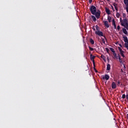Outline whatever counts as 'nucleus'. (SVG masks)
Returning <instances> with one entry per match:
<instances>
[{"label": "nucleus", "mask_w": 128, "mask_h": 128, "mask_svg": "<svg viewBox=\"0 0 128 128\" xmlns=\"http://www.w3.org/2000/svg\"><path fill=\"white\" fill-rule=\"evenodd\" d=\"M110 50H111V52H113V54H114V52H116V51H114V48H110Z\"/></svg>", "instance_id": "obj_20"}, {"label": "nucleus", "mask_w": 128, "mask_h": 128, "mask_svg": "<svg viewBox=\"0 0 128 128\" xmlns=\"http://www.w3.org/2000/svg\"><path fill=\"white\" fill-rule=\"evenodd\" d=\"M89 2L92 4V0H89Z\"/></svg>", "instance_id": "obj_34"}, {"label": "nucleus", "mask_w": 128, "mask_h": 128, "mask_svg": "<svg viewBox=\"0 0 128 128\" xmlns=\"http://www.w3.org/2000/svg\"><path fill=\"white\" fill-rule=\"evenodd\" d=\"M90 12L92 14H94L96 12V7L94 6H91L90 7Z\"/></svg>", "instance_id": "obj_1"}, {"label": "nucleus", "mask_w": 128, "mask_h": 128, "mask_svg": "<svg viewBox=\"0 0 128 128\" xmlns=\"http://www.w3.org/2000/svg\"><path fill=\"white\" fill-rule=\"evenodd\" d=\"M88 48L90 50H91V52H92V50H94V48L90 47V46H88Z\"/></svg>", "instance_id": "obj_25"}, {"label": "nucleus", "mask_w": 128, "mask_h": 128, "mask_svg": "<svg viewBox=\"0 0 128 128\" xmlns=\"http://www.w3.org/2000/svg\"><path fill=\"white\" fill-rule=\"evenodd\" d=\"M101 58H104V56L102 55V56H101Z\"/></svg>", "instance_id": "obj_37"}, {"label": "nucleus", "mask_w": 128, "mask_h": 128, "mask_svg": "<svg viewBox=\"0 0 128 128\" xmlns=\"http://www.w3.org/2000/svg\"><path fill=\"white\" fill-rule=\"evenodd\" d=\"M120 13H118V12H117L116 14V18H120Z\"/></svg>", "instance_id": "obj_24"}, {"label": "nucleus", "mask_w": 128, "mask_h": 128, "mask_svg": "<svg viewBox=\"0 0 128 128\" xmlns=\"http://www.w3.org/2000/svg\"><path fill=\"white\" fill-rule=\"evenodd\" d=\"M111 86H112V88L113 90H114V89L116 88V82H112V83Z\"/></svg>", "instance_id": "obj_8"}, {"label": "nucleus", "mask_w": 128, "mask_h": 128, "mask_svg": "<svg viewBox=\"0 0 128 128\" xmlns=\"http://www.w3.org/2000/svg\"><path fill=\"white\" fill-rule=\"evenodd\" d=\"M102 79L108 80H110V76H108V74H106L105 76H102Z\"/></svg>", "instance_id": "obj_7"}, {"label": "nucleus", "mask_w": 128, "mask_h": 128, "mask_svg": "<svg viewBox=\"0 0 128 128\" xmlns=\"http://www.w3.org/2000/svg\"><path fill=\"white\" fill-rule=\"evenodd\" d=\"M118 50H120L122 56V58H124V50H122L120 47H118Z\"/></svg>", "instance_id": "obj_4"}, {"label": "nucleus", "mask_w": 128, "mask_h": 128, "mask_svg": "<svg viewBox=\"0 0 128 128\" xmlns=\"http://www.w3.org/2000/svg\"><path fill=\"white\" fill-rule=\"evenodd\" d=\"M113 55L114 56L115 58L118 59V56L116 54V52H114L113 53Z\"/></svg>", "instance_id": "obj_22"}, {"label": "nucleus", "mask_w": 128, "mask_h": 128, "mask_svg": "<svg viewBox=\"0 0 128 128\" xmlns=\"http://www.w3.org/2000/svg\"><path fill=\"white\" fill-rule=\"evenodd\" d=\"M107 2H110V0H107Z\"/></svg>", "instance_id": "obj_39"}, {"label": "nucleus", "mask_w": 128, "mask_h": 128, "mask_svg": "<svg viewBox=\"0 0 128 128\" xmlns=\"http://www.w3.org/2000/svg\"><path fill=\"white\" fill-rule=\"evenodd\" d=\"M120 80L118 81V86H120Z\"/></svg>", "instance_id": "obj_32"}, {"label": "nucleus", "mask_w": 128, "mask_h": 128, "mask_svg": "<svg viewBox=\"0 0 128 128\" xmlns=\"http://www.w3.org/2000/svg\"><path fill=\"white\" fill-rule=\"evenodd\" d=\"M108 20L109 22H112V17L108 16Z\"/></svg>", "instance_id": "obj_21"}, {"label": "nucleus", "mask_w": 128, "mask_h": 128, "mask_svg": "<svg viewBox=\"0 0 128 128\" xmlns=\"http://www.w3.org/2000/svg\"><path fill=\"white\" fill-rule=\"evenodd\" d=\"M104 38H106V36H104Z\"/></svg>", "instance_id": "obj_41"}, {"label": "nucleus", "mask_w": 128, "mask_h": 128, "mask_svg": "<svg viewBox=\"0 0 128 128\" xmlns=\"http://www.w3.org/2000/svg\"><path fill=\"white\" fill-rule=\"evenodd\" d=\"M102 42L104 44H106V41L104 40V38L102 39Z\"/></svg>", "instance_id": "obj_31"}, {"label": "nucleus", "mask_w": 128, "mask_h": 128, "mask_svg": "<svg viewBox=\"0 0 128 128\" xmlns=\"http://www.w3.org/2000/svg\"><path fill=\"white\" fill-rule=\"evenodd\" d=\"M118 58L120 60V63L122 62V60L120 58V54H118Z\"/></svg>", "instance_id": "obj_19"}, {"label": "nucleus", "mask_w": 128, "mask_h": 128, "mask_svg": "<svg viewBox=\"0 0 128 128\" xmlns=\"http://www.w3.org/2000/svg\"><path fill=\"white\" fill-rule=\"evenodd\" d=\"M90 42L92 44H94V41L92 38H90Z\"/></svg>", "instance_id": "obj_18"}, {"label": "nucleus", "mask_w": 128, "mask_h": 128, "mask_svg": "<svg viewBox=\"0 0 128 128\" xmlns=\"http://www.w3.org/2000/svg\"><path fill=\"white\" fill-rule=\"evenodd\" d=\"M117 30H120V25L117 26Z\"/></svg>", "instance_id": "obj_29"}, {"label": "nucleus", "mask_w": 128, "mask_h": 128, "mask_svg": "<svg viewBox=\"0 0 128 128\" xmlns=\"http://www.w3.org/2000/svg\"><path fill=\"white\" fill-rule=\"evenodd\" d=\"M122 98H126V94H124L122 95Z\"/></svg>", "instance_id": "obj_30"}, {"label": "nucleus", "mask_w": 128, "mask_h": 128, "mask_svg": "<svg viewBox=\"0 0 128 128\" xmlns=\"http://www.w3.org/2000/svg\"><path fill=\"white\" fill-rule=\"evenodd\" d=\"M92 20H93L94 22H96V16H92Z\"/></svg>", "instance_id": "obj_16"}, {"label": "nucleus", "mask_w": 128, "mask_h": 128, "mask_svg": "<svg viewBox=\"0 0 128 128\" xmlns=\"http://www.w3.org/2000/svg\"><path fill=\"white\" fill-rule=\"evenodd\" d=\"M95 34L99 36H104V33L102 31H96Z\"/></svg>", "instance_id": "obj_3"}, {"label": "nucleus", "mask_w": 128, "mask_h": 128, "mask_svg": "<svg viewBox=\"0 0 128 128\" xmlns=\"http://www.w3.org/2000/svg\"><path fill=\"white\" fill-rule=\"evenodd\" d=\"M106 52H108V54L110 52V50L108 49V48H106Z\"/></svg>", "instance_id": "obj_28"}, {"label": "nucleus", "mask_w": 128, "mask_h": 128, "mask_svg": "<svg viewBox=\"0 0 128 128\" xmlns=\"http://www.w3.org/2000/svg\"><path fill=\"white\" fill-rule=\"evenodd\" d=\"M104 25L106 28H110V25H108V21H104Z\"/></svg>", "instance_id": "obj_9"}, {"label": "nucleus", "mask_w": 128, "mask_h": 128, "mask_svg": "<svg viewBox=\"0 0 128 128\" xmlns=\"http://www.w3.org/2000/svg\"><path fill=\"white\" fill-rule=\"evenodd\" d=\"M122 18H126V14L124 13H123Z\"/></svg>", "instance_id": "obj_27"}, {"label": "nucleus", "mask_w": 128, "mask_h": 128, "mask_svg": "<svg viewBox=\"0 0 128 128\" xmlns=\"http://www.w3.org/2000/svg\"><path fill=\"white\" fill-rule=\"evenodd\" d=\"M94 70H95L96 72H98V70L96 69V68H94Z\"/></svg>", "instance_id": "obj_35"}, {"label": "nucleus", "mask_w": 128, "mask_h": 128, "mask_svg": "<svg viewBox=\"0 0 128 128\" xmlns=\"http://www.w3.org/2000/svg\"><path fill=\"white\" fill-rule=\"evenodd\" d=\"M105 10L107 14H110V10L108 8H106Z\"/></svg>", "instance_id": "obj_12"}, {"label": "nucleus", "mask_w": 128, "mask_h": 128, "mask_svg": "<svg viewBox=\"0 0 128 128\" xmlns=\"http://www.w3.org/2000/svg\"><path fill=\"white\" fill-rule=\"evenodd\" d=\"M120 22L121 26H124V19L122 20V18H120Z\"/></svg>", "instance_id": "obj_17"}, {"label": "nucleus", "mask_w": 128, "mask_h": 128, "mask_svg": "<svg viewBox=\"0 0 128 128\" xmlns=\"http://www.w3.org/2000/svg\"><path fill=\"white\" fill-rule=\"evenodd\" d=\"M92 30H96V28H94V26L92 28Z\"/></svg>", "instance_id": "obj_33"}, {"label": "nucleus", "mask_w": 128, "mask_h": 128, "mask_svg": "<svg viewBox=\"0 0 128 128\" xmlns=\"http://www.w3.org/2000/svg\"><path fill=\"white\" fill-rule=\"evenodd\" d=\"M112 26H114V29L116 28V21L114 20V19H113L112 20Z\"/></svg>", "instance_id": "obj_10"}, {"label": "nucleus", "mask_w": 128, "mask_h": 128, "mask_svg": "<svg viewBox=\"0 0 128 128\" xmlns=\"http://www.w3.org/2000/svg\"><path fill=\"white\" fill-rule=\"evenodd\" d=\"M124 2L126 6V10L128 12V0H124Z\"/></svg>", "instance_id": "obj_5"}, {"label": "nucleus", "mask_w": 128, "mask_h": 128, "mask_svg": "<svg viewBox=\"0 0 128 128\" xmlns=\"http://www.w3.org/2000/svg\"><path fill=\"white\" fill-rule=\"evenodd\" d=\"M123 38L124 40V42H128V37L126 36H123Z\"/></svg>", "instance_id": "obj_14"}, {"label": "nucleus", "mask_w": 128, "mask_h": 128, "mask_svg": "<svg viewBox=\"0 0 128 128\" xmlns=\"http://www.w3.org/2000/svg\"><path fill=\"white\" fill-rule=\"evenodd\" d=\"M119 46L120 47L122 48V44H119Z\"/></svg>", "instance_id": "obj_36"}, {"label": "nucleus", "mask_w": 128, "mask_h": 128, "mask_svg": "<svg viewBox=\"0 0 128 128\" xmlns=\"http://www.w3.org/2000/svg\"><path fill=\"white\" fill-rule=\"evenodd\" d=\"M124 46H125V48H126L128 50V42H125Z\"/></svg>", "instance_id": "obj_23"}, {"label": "nucleus", "mask_w": 128, "mask_h": 128, "mask_svg": "<svg viewBox=\"0 0 128 128\" xmlns=\"http://www.w3.org/2000/svg\"><path fill=\"white\" fill-rule=\"evenodd\" d=\"M124 68H126V66H124Z\"/></svg>", "instance_id": "obj_40"}, {"label": "nucleus", "mask_w": 128, "mask_h": 128, "mask_svg": "<svg viewBox=\"0 0 128 128\" xmlns=\"http://www.w3.org/2000/svg\"><path fill=\"white\" fill-rule=\"evenodd\" d=\"M122 44H124V42L122 41Z\"/></svg>", "instance_id": "obj_38"}, {"label": "nucleus", "mask_w": 128, "mask_h": 128, "mask_svg": "<svg viewBox=\"0 0 128 128\" xmlns=\"http://www.w3.org/2000/svg\"><path fill=\"white\" fill-rule=\"evenodd\" d=\"M96 16V18H100V10H98L97 12H95L94 14Z\"/></svg>", "instance_id": "obj_2"}, {"label": "nucleus", "mask_w": 128, "mask_h": 128, "mask_svg": "<svg viewBox=\"0 0 128 128\" xmlns=\"http://www.w3.org/2000/svg\"><path fill=\"white\" fill-rule=\"evenodd\" d=\"M122 32H124V34H128V31L126 30V29L123 28Z\"/></svg>", "instance_id": "obj_13"}, {"label": "nucleus", "mask_w": 128, "mask_h": 128, "mask_svg": "<svg viewBox=\"0 0 128 128\" xmlns=\"http://www.w3.org/2000/svg\"><path fill=\"white\" fill-rule=\"evenodd\" d=\"M114 6V8L116 10V12H118V4H113Z\"/></svg>", "instance_id": "obj_11"}, {"label": "nucleus", "mask_w": 128, "mask_h": 128, "mask_svg": "<svg viewBox=\"0 0 128 128\" xmlns=\"http://www.w3.org/2000/svg\"><path fill=\"white\" fill-rule=\"evenodd\" d=\"M96 30H98H98H100L98 29L99 28L98 26L96 25Z\"/></svg>", "instance_id": "obj_26"}, {"label": "nucleus", "mask_w": 128, "mask_h": 128, "mask_svg": "<svg viewBox=\"0 0 128 128\" xmlns=\"http://www.w3.org/2000/svg\"><path fill=\"white\" fill-rule=\"evenodd\" d=\"M106 70H110V64H107Z\"/></svg>", "instance_id": "obj_15"}, {"label": "nucleus", "mask_w": 128, "mask_h": 128, "mask_svg": "<svg viewBox=\"0 0 128 128\" xmlns=\"http://www.w3.org/2000/svg\"><path fill=\"white\" fill-rule=\"evenodd\" d=\"M96 58V56L92 55V54L90 55V60L93 62V64H94V58Z\"/></svg>", "instance_id": "obj_6"}]
</instances>
